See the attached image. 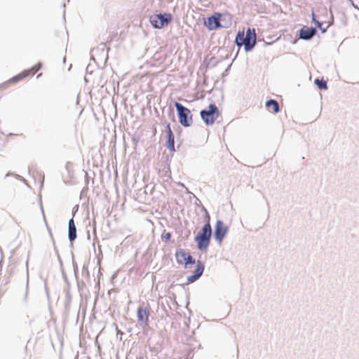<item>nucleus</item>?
<instances>
[{"label": "nucleus", "instance_id": "1a4fd4ad", "mask_svg": "<svg viewBox=\"0 0 359 359\" xmlns=\"http://www.w3.org/2000/svg\"><path fill=\"white\" fill-rule=\"evenodd\" d=\"M219 13H215L212 15L208 17L204 22L205 27L209 30H215L219 28Z\"/></svg>", "mask_w": 359, "mask_h": 359}, {"label": "nucleus", "instance_id": "423d86ee", "mask_svg": "<svg viewBox=\"0 0 359 359\" xmlns=\"http://www.w3.org/2000/svg\"><path fill=\"white\" fill-rule=\"evenodd\" d=\"M41 63H39L34 66H33L32 68L29 69H25L20 73H19L18 75L12 77L9 82L11 83H16L24 79H25L27 76H34L41 68Z\"/></svg>", "mask_w": 359, "mask_h": 359}, {"label": "nucleus", "instance_id": "f257e3e1", "mask_svg": "<svg viewBox=\"0 0 359 359\" xmlns=\"http://www.w3.org/2000/svg\"><path fill=\"white\" fill-rule=\"evenodd\" d=\"M211 234L212 229L210 224V216L207 215V223L195 237V241L199 250H206L210 244Z\"/></svg>", "mask_w": 359, "mask_h": 359}, {"label": "nucleus", "instance_id": "f03ea898", "mask_svg": "<svg viewBox=\"0 0 359 359\" xmlns=\"http://www.w3.org/2000/svg\"><path fill=\"white\" fill-rule=\"evenodd\" d=\"M257 35L254 28H248L246 32L245 29L238 31L236 37V45H255Z\"/></svg>", "mask_w": 359, "mask_h": 359}, {"label": "nucleus", "instance_id": "ddd939ff", "mask_svg": "<svg viewBox=\"0 0 359 359\" xmlns=\"http://www.w3.org/2000/svg\"><path fill=\"white\" fill-rule=\"evenodd\" d=\"M166 128H167V133H168V141L166 143V147L171 151H175V137H174L173 133L171 130L170 123H168L167 125Z\"/></svg>", "mask_w": 359, "mask_h": 359}, {"label": "nucleus", "instance_id": "39448f33", "mask_svg": "<svg viewBox=\"0 0 359 359\" xmlns=\"http://www.w3.org/2000/svg\"><path fill=\"white\" fill-rule=\"evenodd\" d=\"M172 20L170 13L155 14L150 17V22L154 28L161 29L168 25Z\"/></svg>", "mask_w": 359, "mask_h": 359}, {"label": "nucleus", "instance_id": "f8f14e48", "mask_svg": "<svg viewBox=\"0 0 359 359\" xmlns=\"http://www.w3.org/2000/svg\"><path fill=\"white\" fill-rule=\"evenodd\" d=\"M204 271V265L200 261L197 262L196 269L194 271V274L187 278L189 283H193L196 281L202 274Z\"/></svg>", "mask_w": 359, "mask_h": 359}, {"label": "nucleus", "instance_id": "a211bd4d", "mask_svg": "<svg viewBox=\"0 0 359 359\" xmlns=\"http://www.w3.org/2000/svg\"><path fill=\"white\" fill-rule=\"evenodd\" d=\"M170 238H171V233L169 232L165 233L162 235V238L165 241L170 240Z\"/></svg>", "mask_w": 359, "mask_h": 359}, {"label": "nucleus", "instance_id": "dca6fc26", "mask_svg": "<svg viewBox=\"0 0 359 359\" xmlns=\"http://www.w3.org/2000/svg\"><path fill=\"white\" fill-rule=\"evenodd\" d=\"M266 107L269 111L276 114L279 111V105L277 101L270 100L266 102Z\"/></svg>", "mask_w": 359, "mask_h": 359}, {"label": "nucleus", "instance_id": "6e6552de", "mask_svg": "<svg viewBox=\"0 0 359 359\" xmlns=\"http://www.w3.org/2000/svg\"><path fill=\"white\" fill-rule=\"evenodd\" d=\"M149 315L150 311L149 307H139L137 311V318L138 323L141 325H147L149 323Z\"/></svg>", "mask_w": 359, "mask_h": 359}, {"label": "nucleus", "instance_id": "2eb2a0df", "mask_svg": "<svg viewBox=\"0 0 359 359\" xmlns=\"http://www.w3.org/2000/svg\"><path fill=\"white\" fill-rule=\"evenodd\" d=\"M68 236L70 241H73L76 238V229L73 219L69 221Z\"/></svg>", "mask_w": 359, "mask_h": 359}, {"label": "nucleus", "instance_id": "9b49d317", "mask_svg": "<svg viewBox=\"0 0 359 359\" xmlns=\"http://www.w3.org/2000/svg\"><path fill=\"white\" fill-rule=\"evenodd\" d=\"M232 16L229 13H220L219 16V28H229L232 25Z\"/></svg>", "mask_w": 359, "mask_h": 359}, {"label": "nucleus", "instance_id": "4468645a", "mask_svg": "<svg viewBox=\"0 0 359 359\" xmlns=\"http://www.w3.org/2000/svg\"><path fill=\"white\" fill-rule=\"evenodd\" d=\"M316 33V29L312 27H304L299 31V36L304 39H311Z\"/></svg>", "mask_w": 359, "mask_h": 359}, {"label": "nucleus", "instance_id": "0eeeda50", "mask_svg": "<svg viewBox=\"0 0 359 359\" xmlns=\"http://www.w3.org/2000/svg\"><path fill=\"white\" fill-rule=\"evenodd\" d=\"M175 257L177 263L180 264L187 266L189 264H192L195 263V260L193 257L182 249L176 251Z\"/></svg>", "mask_w": 359, "mask_h": 359}, {"label": "nucleus", "instance_id": "f3484780", "mask_svg": "<svg viewBox=\"0 0 359 359\" xmlns=\"http://www.w3.org/2000/svg\"><path fill=\"white\" fill-rule=\"evenodd\" d=\"M315 83L318 86L320 89H327V83L325 81L316 79Z\"/></svg>", "mask_w": 359, "mask_h": 359}, {"label": "nucleus", "instance_id": "20e7f679", "mask_svg": "<svg viewBox=\"0 0 359 359\" xmlns=\"http://www.w3.org/2000/svg\"><path fill=\"white\" fill-rule=\"evenodd\" d=\"M175 106L178 113L180 123L184 127L190 126L193 121L191 111L178 102H175Z\"/></svg>", "mask_w": 359, "mask_h": 359}, {"label": "nucleus", "instance_id": "aec40b11", "mask_svg": "<svg viewBox=\"0 0 359 359\" xmlns=\"http://www.w3.org/2000/svg\"><path fill=\"white\" fill-rule=\"evenodd\" d=\"M138 359H143V358H138Z\"/></svg>", "mask_w": 359, "mask_h": 359}, {"label": "nucleus", "instance_id": "9d476101", "mask_svg": "<svg viewBox=\"0 0 359 359\" xmlns=\"http://www.w3.org/2000/svg\"><path fill=\"white\" fill-rule=\"evenodd\" d=\"M226 232L227 227L221 220H218L215 226V239L218 241L219 243L222 242L223 238H224Z\"/></svg>", "mask_w": 359, "mask_h": 359}, {"label": "nucleus", "instance_id": "7ed1b4c3", "mask_svg": "<svg viewBox=\"0 0 359 359\" xmlns=\"http://www.w3.org/2000/svg\"><path fill=\"white\" fill-rule=\"evenodd\" d=\"M200 115L207 126H211L219 118L220 112L215 104H210L207 109L201 111Z\"/></svg>", "mask_w": 359, "mask_h": 359}, {"label": "nucleus", "instance_id": "6ab92c4d", "mask_svg": "<svg viewBox=\"0 0 359 359\" xmlns=\"http://www.w3.org/2000/svg\"><path fill=\"white\" fill-rule=\"evenodd\" d=\"M254 46H245V50L246 52L250 51Z\"/></svg>", "mask_w": 359, "mask_h": 359}]
</instances>
